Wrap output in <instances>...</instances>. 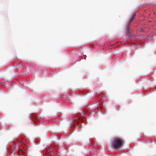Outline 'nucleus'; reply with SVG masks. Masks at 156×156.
Listing matches in <instances>:
<instances>
[{
  "instance_id": "3",
  "label": "nucleus",
  "mask_w": 156,
  "mask_h": 156,
  "mask_svg": "<svg viewBox=\"0 0 156 156\" xmlns=\"http://www.w3.org/2000/svg\"><path fill=\"white\" fill-rule=\"evenodd\" d=\"M20 151H21L22 152V153L24 154V151H25V150L24 148L20 149L18 151L19 154H20Z\"/></svg>"
},
{
  "instance_id": "1",
  "label": "nucleus",
  "mask_w": 156,
  "mask_h": 156,
  "mask_svg": "<svg viewBox=\"0 0 156 156\" xmlns=\"http://www.w3.org/2000/svg\"><path fill=\"white\" fill-rule=\"evenodd\" d=\"M136 16L135 13L134 14L132 17L129 19V20L128 22L127 25L126 27V35L127 36H129L131 35V34L130 32V27L131 25V23L132 22L134 18Z\"/></svg>"
},
{
  "instance_id": "6",
  "label": "nucleus",
  "mask_w": 156,
  "mask_h": 156,
  "mask_svg": "<svg viewBox=\"0 0 156 156\" xmlns=\"http://www.w3.org/2000/svg\"><path fill=\"white\" fill-rule=\"evenodd\" d=\"M154 14H155V12H154Z\"/></svg>"
},
{
  "instance_id": "5",
  "label": "nucleus",
  "mask_w": 156,
  "mask_h": 156,
  "mask_svg": "<svg viewBox=\"0 0 156 156\" xmlns=\"http://www.w3.org/2000/svg\"><path fill=\"white\" fill-rule=\"evenodd\" d=\"M19 155H20L21 156H24V154L23 153L21 154H20Z\"/></svg>"
},
{
  "instance_id": "2",
  "label": "nucleus",
  "mask_w": 156,
  "mask_h": 156,
  "mask_svg": "<svg viewBox=\"0 0 156 156\" xmlns=\"http://www.w3.org/2000/svg\"><path fill=\"white\" fill-rule=\"evenodd\" d=\"M122 139L119 138L114 139L113 142V145L114 147H119L120 146L122 145Z\"/></svg>"
},
{
  "instance_id": "4",
  "label": "nucleus",
  "mask_w": 156,
  "mask_h": 156,
  "mask_svg": "<svg viewBox=\"0 0 156 156\" xmlns=\"http://www.w3.org/2000/svg\"><path fill=\"white\" fill-rule=\"evenodd\" d=\"M15 151H12L11 153V154H12V155L14 156L15 155Z\"/></svg>"
}]
</instances>
